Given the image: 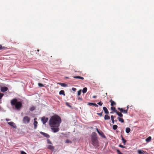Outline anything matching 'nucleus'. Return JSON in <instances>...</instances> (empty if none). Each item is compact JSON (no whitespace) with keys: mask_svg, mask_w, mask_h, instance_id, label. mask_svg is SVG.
<instances>
[{"mask_svg":"<svg viewBox=\"0 0 154 154\" xmlns=\"http://www.w3.org/2000/svg\"><path fill=\"white\" fill-rule=\"evenodd\" d=\"M60 118L57 115L52 116L50 119L49 125L51 127H59L61 122Z\"/></svg>","mask_w":154,"mask_h":154,"instance_id":"1","label":"nucleus"},{"mask_svg":"<svg viewBox=\"0 0 154 154\" xmlns=\"http://www.w3.org/2000/svg\"><path fill=\"white\" fill-rule=\"evenodd\" d=\"M103 109L105 112L106 114H108L109 113V111L107 108L106 107H103Z\"/></svg>","mask_w":154,"mask_h":154,"instance_id":"12","label":"nucleus"},{"mask_svg":"<svg viewBox=\"0 0 154 154\" xmlns=\"http://www.w3.org/2000/svg\"><path fill=\"white\" fill-rule=\"evenodd\" d=\"M97 97V96H94L93 97V98H96Z\"/></svg>","mask_w":154,"mask_h":154,"instance_id":"47","label":"nucleus"},{"mask_svg":"<svg viewBox=\"0 0 154 154\" xmlns=\"http://www.w3.org/2000/svg\"><path fill=\"white\" fill-rule=\"evenodd\" d=\"M68 103H66V104H67Z\"/></svg>","mask_w":154,"mask_h":154,"instance_id":"53","label":"nucleus"},{"mask_svg":"<svg viewBox=\"0 0 154 154\" xmlns=\"http://www.w3.org/2000/svg\"><path fill=\"white\" fill-rule=\"evenodd\" d=\"M72 90L73 91H75L76 90V88H72Z\"/></svg>","mask_w":154,"mask_h":154,"instance_id":"44","label":"nucleus"},{"mask_svg":"<svg viewBox=\"0 0 154 154\" xmlns=\"http://www.w3.org/2000/svg\"><path fill=\"white\" fill-rule=\"evenodd\" d=\"M59 127L54 126V127H51V129L53 132L54 133H56L58 132L59 131Z\"/></svg>","mask_w":154,"mask_h":154,"instance_id":"5","label":"nucleus"},{"mask_svg":"<svg viewBox=\"0 0 154 154\" xmlns=\"http://www.w3.org/2000/svg\"><path fill=\"white\" fill-rule=\"evenodd\" d=\"M121 137L122 138V142L125 145L126 142V140L124 138L122 137V135L121 136Z\"/></svg>","mask_w":154,"mask_h":154,"instance_id":"20","label":"nucleus"},{"mask_svg":"<svg viewBox=\"0 0 154 154\" xmlns=\"http://www.w3.org/2000/svg\"><path fill=\"white\" fill-rule=\"evenodd\" d=\"M81 90H80L79 91H78V95H80L81 94Z\"/></svg>","mask_w":154,"mask_h":154,"instance_id":"34","label":"nucleus"},{"mask_svg":"<svg viewBox=\"0 0 154 154\" xmlns=\"http://www.w3.org/2000/svg\"><path fill=\"white\" fill-rule=\"evenodd\" d=\"M6 120L7 121H8L9 120V119H6Z\"/></svg>","mask_w":154,"mask_h":154,"instance_id":"49","label":"nucleus"},{"mask_svg":"<svg viewBox=\"0 0 154 154\" xmlns=\"http://www.w3.org/2000/svg\"><path fill=\"white\" fill-rule=\"evenodd\" d=\"M117 119L120 122H121L122 123L124 122V120L122 118L118 117L117 118Z\"/></svg>","mask_w":154,"mask_h":154,"instance_id":"22","label":"nucleus"},{"mask_svg":"<svg viewBox=\"0 0 154 154\" xmlns=\"http://www.w3.org/2000/svg\"><path fill=\"white\" fill-rule=\"evenodd\" d=\"M68 106H69V107H70V106H69V105H68Z\"/></svg>","mask_w":154,"mask_h":154,"instance_id":"52","label":"nucleus"},{"mask_svg":"<svg viewBox=\"0 0 154 154\" xmlns=\"http://www.w3.org/2000/svg\"><path fill=\"white\" fill-rule=\"evenodd\" d=\"M110 113H112V112H110Z\"/></svg>","mask_w":154,"mask_h":154,"instance_id":"51","label":"nucleus"},{"mask_svg":"<svg viewBox=\"0 0 154 154\" xmlns=\"http://www.w3.org/2000/svg\"><path fill=\"white\" fill-rule=\"evenodd\" d=\"M8 123L13 128H16V125L15 124L12 122H8Z\"/></svg>","mask_w":154,"mask_h":154,"instance_id":"8","label":"nucleus"},{"mask_svg":"<svg viewBox=\"0 0 154 154\" xmlns=\"http://www.w3.org/2000/svg\"><path fill=\"white\" fill-rule=\"evenodd\" d=\"M47 143H48L50 144H52L51 142L50 141V140L49 139H48L47 140Z\"/></svg>","mask_w":154,"mask_h":154,"instance_id":"35","label":"nucleus"},{"mask_svg":"<svg viewBox=\"0 0 154 154\" xmlns=\"http://www.w3.org/2000/svg\"><path fill=\"white\" fill-rule=\"evenodd\" d=\"M23 123L25 124H28L30 122V119L28 116H26L23 117Z\"/></svg>","mask_w":154,"mask_h":154,"instance_id":"4","label":"nucleus"},{"mask_svg":"<svg viewBox=\"0 0 154 154\" xmlns=\"http://www.w3.org/2000/svg\"><path fill=\"white\" fill-rule=\"evenodd\" d=\"M151 140V137L150 136H149L147 138L146 140V141L147 142H150Z\"/></svg>","mask_w":154,"mask_h":154,"instance_id":"19","label":"nucleus"},{"mask_svg":"<svg viewBox=\"0 0 154 154\" xmlns=\"http://www.w3.org/2000/svg\"><path fill=\"white\" fill-rule=\"evenodd\" d=\"M35 119H34V120H35Z\"/></svg>","mask_w":154,"mask_h":154,"instance_id":"54","label":"nucleus"},{"mask_svg":"<svg viewBox=\"0 0 154 154\" xmlns=\"http://www.w3.org/2000/svg\"><path fill=\"white\" fill-rule=\"evenodd\" d=\"M40 134L44 136L45 137H47V138H49L50 137V136L49 134L45 133L42 132H40Z\"/></svg>","mask_w":154,"mask_h":154,"instance_id":"11","label":"nucleus"},{"mask_svg":"<svg viewBox=\"0 0 154 154\" xmlns=\"http://www.w3.org/2000/svg\"><path fill=\"white\" fill-rule=\"evenodd\" d=\"M35 109V107L34 106H32L30 108L29 110L31 111H32L34 110Z\"/></svg>","mask_w":154,"mask_h":154,"instance_id":"24","label":"nucleus"},{"mask_svg":"<svg viewBox=\"0 0 154 154\" xmlns=\"http://www.w3.org/2000/svg\"><path fill=\"white\" fill-rule=\"evenodd\" d=\"M117 152L118 154H123L119 150L117 149Z\"/></svg>","mask_w":154,"mask_h":154,"instance_id":"37","label":"nucleus"},{"mask_svg":"<svg viewBox=\"0 0 154 154\" xmlns=\"http://www.w3.org/2000/svg\"><path fill=\"white\" fill-rule=\"evenodd\" d=\"M38 85L40 87H42L44 86V85L43 84L39 83H38Z\"/></svg>","mask_w":154,"mask_h":154,"instance_id":"30","label":"nucleus"},{"mask_svg":"<svg viewBox=\"0 0 154 154\" xmlns=\"http://www.w3.org/2000/svg\"><path fill=\"white\" fill-rule=\"evenodd\" d=\"M125 114H127L128 113V111L127 110H124L123 109V111H122V112Z\"/></svg>","mask_w":154,"mask_h":154,"instance_id":"31","label":"nucleus"},{"mask_svg":"<svg viewBox=\"0 0 154 154\" xmlns=\"http://www.w3.org/2000/svg\"><path fill=\"white\" fill-rule=\"evenodd\" d=\"M7 48L5 47H2L1 45H0V50L5 49Z\"/></svg>","mask_w":154,"mask_h":154,"instance_id":"28","label":"nucleus"},{"mask_svg":"<svg viewBox=\"0 0 154 154\" xmlns=\"http://www.w3.org/2000/svg\"><path fill=\"white\" fill-rule=\"evenodd\" d=\"M37 51H39V50L38 49Z\"/></svg>","mask_w":154,"mask_h":154,"instance_id":"50","label":"nucleus"},{"mask_svg":"<svg viewBox=\"0 0 154 154\" xmlns=\"http://www.w3.org/2000/svg\"><path fill=\"white\" fill-rule=\"evenodd\" d=\"M8 88L6 87H3L1 88V91L2 92L6 91L8 90Z\"/></svg>","mask_w":154,"mask_h":154,"instance_id":"9","label":"nucleus"},{"mask_svg":"<svg viewBox=\"0 0 154 154\" xmlns=\"http://www.w3.org/2000/svg\"><path fill=\"white\" fill-rule=\"evenodd\" d=\"M93 106H95L97 107L98 106V105H97L96 103H94Z\"/></svg>","mask_w":154,"mask_h":154,"instance_id":"45","label":"nucleus"},{"mask_svg":"<svg viewBox=\"0 0 154 154\" xmlns=\"http://www.w3.org/2000/svg\"><path fill=\"white\" fill-rule=\"evenodd\" d=\"M88 104L90 106H92V105H94V103H89Z\"/></svg>","mask_w":154,"mask_h":154,"instance_id":"41","label":"nucleus"},{"mask_svg":"<svg viewBox=\"0 0 154 154\" xmlns=\"http://www.w3.org/2000/svg\"><path fill=\"white\" fill-rule=\"evenodd\" d=\"M41 120L43 124H45V123L47 122L48 120V118H47L43 117L42 118Z\"/></svg>","mask_w":154,"mask_h":154,"instance_id":"7","label":"nucleus"},{"mask_svg":"<svg viewBox=\"0 0 154 154\" xmlns=\"http://www.w3.org/2000/svg\"><path fill=\"white\" fill-rule=\"evenodd\" d=\"M92 144L95 147H98L99 146V142L97 140V134L94 132H93L91 135Z\"/></svg>","mask_w":154,"mask_h":154,"instance_id":"3","label":"nucleus"},{"mask_svg":"<svg viewBox=\"0 0 154 154\" xmlns=\"http://www.w3.org/2000/svg\"><path fill=\"white\" fill-rule=\"evenodd\" d=\"M105 120H109L110 119V117L107 115H106L104 117Z\"/></svg>","mask_w":154,"mask_h":154,"instance_id":"17","label":"nucleus"},{"mask_svg":"<svg viewBox=\"0 0 154 154\" xmlns=\"http://www.w3.org/2000/svg\"><path fill=\"white\" fill-rule=\"evenodd\" d=\"M111 119L113 124L114 123V116L112 115L111 116Z\"/></svg>","mask_w":154,"mask_h":154,"instance_id":"27","label":"nucleus"},{"mask_svg":"<svg viewBox=\"0 0 154 154\" xmlns=\"http://www.w3.org/2000/svg\"><path fill=\"white\" fill-rule=\"evenodd\" d=\"M66 143H71V142L70 140L67 139L66 141Z\"/></svg>","mask_w":154,"mask_h":154,"instance_id":"39","label":"nucleus"},{"mask_svg":"<svg viewBox=\"0 0 154 154\" xmlns=\"http://www.w3.org/2000/svg\"><path fill=\"white\" fill-rule=\"evenodd\" d=\"M47 147L48 149L51 151H53L54 150V147L52 144L48 145Z\"/></svg>","mask_w":154,"mask_h":154,"instance_id":"10","label":"nucleus"},{"mask_svg":"<svg viewBox=\"0 0 154 154\" xmlns=\"http://www.w3.org/2000/svg\"><path fill=\"white\" fill-rule=\"evenodd\" d=\"M127 109L126 110H127V111H128V108H129V106H128L127 107Z\"/></svg>","mask_w":154,"mask_h":154,"instance_id":"48","label":"nucleus"},{"mask_svg":"<svg viewBox=\"0 0 154 154\" xmlns=\"http://www.w3.org/2000/svg\"><path fill=\"white\" fill-rule=\"evenodd\" d=\"M116 113L120 117H122L123 116V115L121 113L118 111H117Z\"/></svg>","mask_w":154,"mask_h":154,"instance_id":"18","label":"nucleus"},{"mask_svg":"<svg viewBox=\"0 0 154 154\" xmlns=\"http://www.w3.org/2000/svg\"><path fill=\"white\" fill-rule=\"evenodd\" d=\"M11 103L12 106H15V108L19 110L22 106V104L20 101H17L16 98H14L11 101Z\"/></svg>","mask_w":154,"mask_h":154,"instance_id":"2","label":"nucleus"},{"mask_svg":"<svg viewBox=\"0 0 154 154\" xmlns=\"http://www.w3.org/2000/svg\"><path fill=\"white\" fill-rule=\"evenodd\" d=\"M60 95H63L64 96L65 95L64 94V91L63 90H61L59 93Z\"/></svg>","mask_w":154,"mask_h":154,"instance_id":"23","label":"nucleus"},{"mask_svg":"<svg viewBox=\"0 0 154 154\" xmlns=\"http://www.w3.org/2000/svg\"><path fill=\"white\" fill-rule=\"evenodd\" d=\"M38 122L37 121L35 120L34 122V128L36 129L37 127Z\"/></svg>","mask_w":154,"mask_h":154,"instance_id":"16","label":"nucleus"},{"mask_svg":"<svg viewBox=\"0 0 154 154\" xmlns=\"http://www.w3.org/2000/svg\"><path fill=\"white\" fill-rule=\"evenodd\" d=\"M58 84L62 87H66L67 86V85L64 83H59Z\"/></svg>","mask_w":154,"mask_h":154,"instance_id":"15","label":"nucleus"},{"mask_svg":"<svg viewBox=\"0 0 154 154\" xmlns=\"http://www.w3.org/2000/svg\"><path fill=\"white\" fill-rule=\"evenodd\" d=\"M109 102L111 103V105L112 106H114L116 105V103L112 100H111Z\"/></svg>","mask_w":154,"mask_h":154,"instance_id":"13","label":"nucleus"},{"mask_svg":"<svg viewBox=\"0 0 154 154\" xmlns=\"http://www.w3.org/2000/svg\"><path fill=\"white\" fill-rule=\"evenodd\" d=\"M111 109L114 112H116L117 111L116 110V108L115 107H111Z\"/></svg>","mask_w":154,"mask_h":154,"instance_id":"25","label":"nucleus"},{"mask_svg":"<svg viewBox=\"0 0 154 154\" xmlns=\"http://www.w3.org/2000/svg\"><path fill=\"white\" fill-rule=\"evenodd\" d=\"M96 130L97 132L102 137L104 138L105 137V135L102 131H100L98 128H97Z\"/></svg>","mask_w":154,"mask_h":154,"instance_id":"6","label":"nucleus"},{"mask_svg":"<svg viewBox=\"0 0 154 154\" xmlns=\"http://www.w3.org/2000/svg\"><path fill=\"white\" fill-rule=\"evenodd\" d=\"M119 147H121V148H125V146H123V145H119Z\"/></svg>","mask_w":154,"mask_h":154,"instance_id":"42","label":"nucleus"},{"mask_svg":"<svg viewBox=\"0 0 154 154\" xmlns=\"http://www.w3.org/2000/svg\"><path fill=\"white\" fill-rule=\"evenodd\" d=\"M131 129L129 128H126L125 129V131L126 133H128L130 132Z\"/></svg>","mask_w":154,"mask_h":154,"instance_id":"21","label":"nucleus"},{"mask_svg":"<svg viewBox=\"0 0 154 154\" xmlns=\"http://www.w3.org/2000/svg\"><path fill=\"white\" fill-rule=\"evenodd\" d=\"M4 94H3L0 93V99H1L2 97L3 96Z\"/></svg>","mask_w":154,"mask_h":154,"instance_id":"38","label":"nucleus"},{"mask_svg":"<svg viewBox=\"0 0 154 154\" xmlns=\"http://www.w3.org/2000/svg\"><path fill=\"white\" fill-rule=\"evenodd\" d=\"M118 109L121 112H122V111H123V109L122 108H120L119 107H118Z\"/></svg>","mask_w":154,"mask_h":154,"instance_id":"32","label":"nucleus"},{"mask_svg":"<svg viewBox=\"0 0 154 154\" xmlns=\"http://www.w3.org/2000/svg\"><path fill=\"white\" fill-rule=\"evenodd\" d=\"M138 152L139 154H142L143 153L142 151L140 150H138Z\"/></svg>","mask_w":154,"mask_h":154,"instance_id":"33","label":"nucleus"},{"mask_svg":"<svg viewBox=\"0 0 154 154\" xmlns=\"http://www.w3.org/2000/svg\"><path fill=\"white\" fill-rule=\"evenodd\" d=\"M75 79H79L82 80H83L84 79V78L82 77H81L80 76H74L73 77Z\"/></svg>","mask_w":154,"mask_h":154,"instance_id":"14","label":"nucleus"},{"mask_svg":"<svg viewBox=\"0 0 154 154\" xmlns=\"http://www.w3.org/2000/svg\"><path fill=\"white\" fill-rule=\"evenodd\" d=\"M118 128V126L116 125H114L112 126L113 129L116 130Z\"/></svg>","mask_w":154,"mask_h":154,"instance_id":"29","label":"nucleus"},{"mask_svg":"<svg viewBox=\"0 0 154 154\" xmlns=\"http://www.w3.org/2000/svg\"><path fill=\"white\" fill-rule=\"evenodd\" d=\"M87 88L86 87L83 88V89L82 90V92L83 93H84V94L85 93L87 92Z\"/></svg>","mask_w":154,"mask_h":154,"instance_id":"26","label":"nucleus"},{"mask_svg":"<svg viewBox=\"0 0 154 154\" xmlns=\"http://www.w3.org/2000/svg\"><path fill=\"white\" fill-rule=\"evenodd\" d=\"M97 104L100 106H102L103 104V103L101 101H100Z\"/></svg>","mask_w":154,"mask_h":154,"instance_id":"36","label":"nucleus"},{"mask_svg":"<svg viewBox=\"0 0 154 154\" xmlns=\"http://www.w3.org/2000/svg\"><path fill=\"white\" fill-rule=\"evenodd\" d=\"M102 113H103V112H101L100 113H97V114L100 116H102Z\"/></svg>","mask_w":154,"mask_h":154,"instance_id":"40","label":"nucleus"},{"mask_svg":"<svg viewBox=\"0 0 154 154\" xmlns=\"http://www.w3.org/2000/svg\"><path fill=\"white\" fill-rule=\"evenodd\" d=\"M21 154H27L25 152L23 151H21Z\"/></svg>","mask_w":154,"mask_h":154,"instance_id":"43","label":"nucleus"},{"mask_svg":"<svg viewBox=\"0 0 154 154\" xmlns=\"http://www.w3.org/2000/svg\"><path fill=\"white\" fill-rule=\"evenodd\" d=\"M78 99H79V100H82V98H81V97H78Z\"/></svg>","mask_w":154,"mask_h":154,"instance_id":"46","label":"nucleus"}]
</instances>
